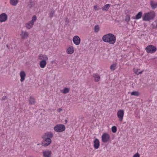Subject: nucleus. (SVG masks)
Segmentation results:
<instances>
[{"mask_svg": "<svg viewBox=\"0 0 157 157\" xmlns=\"http://www.w3.org/2000/svg\"><path fill=\"white\" fill-rule=\"evenodd\" d=\"M102 40L110 44H113L116 42V37L113 34L109 33L103 36L102 37Z\"/></svg>", "mask_w": 157, "mask_h": 157, "instance_id": "f257e3e1", "label": "nucleus"}, {"mask_svg": "<svg viewBox=\"0 0 157 157\" xmlns=\"http://www.w3.org/2000/svg\"><path fill=\"white\" fill-rule=\"evenodd\" d=\"M53 133L51 132H48L46 133L44 136V145L47 146L50 144L52 142L51 139L53 136Z\"/></svg>", "mask_w": 157, "mask_h": 157, "instance_id": "f03ea898", "label": "nucleus"}, {"mask_svg": "<svg viewBox=\"0 0 157 157\" xmlns=\"http://www.w3.org/2000/svg\"><path fill=\"white\" fill-rule=\"evenodd\" d=\"M155 17L153 12H150L144 14L143 17V20L144 21H149Z\"/></svg>", "mask_w": 157, "mask_h": 157, "instance_id": "7ed1b4c3", "label": "nucleus"}, {"mask_svg": "<svg viewBox=\"0 0 157 157\" xmlns=\"http://www.w3.org/2000/svg\"><path fill=\"white\" fill-rule=\"evenodd\" d=\"M65 128V127L63 124H58L54 127L53 129L56 132H61L64 131Z\"/></svg>", "mask_w": 157, "mask_h": 157, "instance_id": "20e7f679", "label": "nucleus"}, {"mask_svg": "<svg viewBox=\"0 0 157 157\" xmlns=\"http://www.w3.org/2000/svg\"><path fill=\"white\" fill-rule=\"evenodd\" d=\"M36 16L34 15L32 17L31 21L26 24V27L29 29H31L34 25V22L36 20Z\"/></svg>", "mask_w": 157, "mask_h": 157, "instance_id": "39448f33", "label": "nucleus"}, {"mask_svg": "<svg viewBox=\"0 0 157 157\" xmlns=\"http://www.w3.org/2000/svg\"><path fill=\"white\" fill-rule=\"evenodd\" d=\"M146 51L148 53H152L155 52L156 50V48L152 45H149L146 48Z\"/></svg>", "mask_w": 157, "mask_h": 157, "instance_id": "423d86ee", "label": "nucleus"}, {"mask_svg": "<svg viewBox=\"0 0 157 157\" xmlns=\"http://www.w3.org/2000/svg\"><path fill=\"white\" fill-rule=\"evenodd\" d=\"M124 114V111L123 109L119 110L117 113V116L120 122L123 121Z\"/></svg>", "mask_w": 157, "mask_h": 157, "instance_id": "0eeeda50", "label": "nucleus"}, {"mask_svg": "<svg viewBox=\"0 0 157 157\" xmlns=\"http://www.w3.org/2000/svg\"><path fill=\"white\" fill-rule=\"evenodd\" d=\"M75 51V48L72 46H69L66 49V53L69 55L73 54Z\"/></svg>", "mask_w": 157, "mask_h": 157, "instance_id": "6e6552de", "label": "nucleus"}, {"mask_svg": "<svg viewBox=\"0 0 157 157\" xmlns=\"http://www.w3.org/2000/svg\"><path fill=\"white\" fill-rule=\"evenodd\" d=\"M102 141L103 143H106L109 140L110 136L107 133H103L101 136Z\"/></svg>", "mask_w": 157, "mask_h": 157, "instance_id": "1a4fd4ad", "label": "nucleus"}, {"mask_svg": "<svg viewBox=\"0 0 157 157\" xmlns=\"http://www.w3.org/2000/svg\"><path fill=\"white\" fill-rule=\"evenodd\" d=\"M74 43L76 45L80 44L81 42V39L80 37L78 36H74L72 39Z\"/></svg>", "mask_w": 157, "mask_h": 157, "instance_id": "9d476101", "label": "nucleus"}, {"mask_svg": "<svg viewBox=\"0 0 157 157\" xmlns=\"http://www.w3.org/2000/svg\"><path fill=\"white\" fill-rule=\"evenodd\" d=\"M8 18L7 15L5 13H2L0 15V22H3L6 21Z\"/></svg>", "mask_w": 157, "mask_h": 157, "instance_id": "9b49d317", "label": "nucleus"}, {"mask_svg": "<svg viewBox=\"0 0 157 157\" xmlns=\"http://www.w3.org/2000/svg\"><path fill=\"white\" fill-rule=\"evenodd\" d=\"M43 155L44 157H52V152L49 150L44 151L43 152Z\"/></svg>", "mask_w": 157, "mask_h": 157, "instance_id": "f8f14e48", "label": "nucleus"}, {"mask_svg": "<svg viewBox=\"0 0 157 157\" xmlns=\"http://www.w3.org/2000/svg\"><path fill=\"white\" fill-rule=\"evenodd\" d=\"M38 59L39 60H47L48 59V56L45 54H40L38 56Z\"/></svg>", "mask_w": 157, "mask_h": 157, "instance_id": "ddd939ff", "label": "nucleus"}, {"mask_svg": "<svg viewBox=\"0 0 157 157\" xmlns=\"http://www.w3.org/2000/svg\"><path fill=\"white\" fill-rule=\"evenodd\" d=\"M20 35L22 39H26L28 38L29 36V33H28L26 31H24L22 30L21 31Z\"/></svg>", "mask_w": 157, "mask_h": 157, "instance_id": "4468645a", "label": "nucleus"}, {"mask_svg": "<svg viewBox=\"0 0 157 157\" xmlns=\"http://www.w3.org/2000/svg\"><path fill=\"white\" fill-rule=\"evenodd\" d=\"M20 76L21 77L20 81L21 82H23L25 80L26 76L25 72L23 71H21Z\"/></svg>", "mask_w": 157, "mask_h": 157, "instance_id": "2eb2a0df", "label": "nucleus"}, {"mask_svg": "<svg viewBox=\"0 0 157 157\" xmlns=\"http://www.w3.org/2000/svg\"><path fill=\"white\" fill-rule=\"evenodd\" d=\"M94 148L96 149H98L100 145V142L97 139H96L94 141Z\"/></svg>", "mask_w": 157, "mask_h": 157, "instance_id": "dca6fc26", "label": "nucleus"}, {"mask_svg": "<svg viewBox=\"0 0 157 157\" xmlns=\"http://www.w3.org/2000/svg\"><path fill=\"white\" fill-rule=\"evenodd\" d=\"M47 60H43L41 61L39 63L40 67L41 68H44L47 64Z\"/></svg>", "mask_w": 157, "mask_h": 157, "instance_id": "f3484780", "label": "nucleus"}, {"mask_svg": "<svg viewBox=\"0 0 157 157\" xmlns=\"http://www.w3.org/2000/svg\"><path fill=\"white\" fill-rule=\"evenodd\" d=\"M151 7L153 9H155L157 7V2H155L153 0H151L150 2Z\"/></svg>", "mask_w": 157, "mask_h": 157, "instance_id": "a211bd4d", "label": "nucleus"}, {"mask_svg": "<svg viewBox=\"0 0 157 157\" xmlns=\"http://www.w3.org/2000/svg\"><path fill=\"white\" fill-rule=\"evenodd\" d=\"M93 77L94 78V81L96 82H98L100 79L99 75L96 74H94Z\"/></svg>", "mask_w": 157, "mask_h": 157, "instance_id": "6ab92c4d", "label": "nucleus"}, {"mask_svg": "<svg viewBox=\"0 0 157 157\" xmlns=\"http://www.w3.org/2000/svg\"><path fill=\"white\" fill-rule=\"evenodd\" d=\"M18 2V0H10V3L13 6H16Z\"/></svg>", "mask_w": 157, "mask_h": 157, "instance_id": "aec40b11", "label": "nucleus"}, {"mask_svg": "<svg viewBox=\"0 0 157 157\" xmlns=\"http://www.w3.org/2000/svg\"><path fill=\"white\" fill-rule=\"evenodd\" d=\"M140 69H135L134 68L133 69V71L135 73V74L138 75L139 74H142L144 71V70H143L142 71L138 72V71Z\"/></svg>", "mask_w": 157, "mask_h": 157, "instance_id": "412c9836", "label": "nucleus"}, {"mask_svg": "<svg viewBox=\"0 0 157 157\" xmlns=\"http://www.w3.org/2000/svg\"><path fill=\"white\" fill-rule=\"evenodd\" d=\"M142 15V13L141 12H139L136 16L134 18L136 19H140Z\"/></svg>", "mask_w": 157, "mask_h": 157, "instance_id": "4be33fe9", "label": "nucleus"}, {"mask_svg": "<svg viewBox=\"0 0 157 157\" xmlns=\"http://www.w3.org/2000/svg\"><path fill=\"white\" fill-rule=\"evenodd\" d=\"M110 5L109 4L105 5L102 8L103 10L107 11L109 8Z\"/></svg>", "mask_w": 157, "mask_h": 157, "instance_id": "5701e85b", "label": "nucleus"}, {"mask_svg": "<svg viewBox=\"0 0 157 157\" xmlns=\"http://www.w3.org/2000/svg\"><path fill=\"white\" fill-rule=\"evenodd\" d=\"M70 89L69 88H65L63 90H60V92L64 94H66L68 93Z\"/></svg>", "mask_w": 157, "mask_h": 157, "instance_id": "b1692460", "label": "nucleus"}, {"mask_svg": "<svg viewBox=\"0 0 157 157\" xmlns=\"http://www.w3.org/2000/svg\"><path fill=\"white\" fill-rule=\"evenodd\" d=\"M151 25L153 29H155L157 28V21H154L152 24Z\"/></svg>", "mask_w": 157, "mask_h": 157, "instance_id": "393cba45", "label": "nucleus"}, {"mask_svg": "<svg viewBox=\"0 0 157 157\" xmlns=\"http://www.w3.org/2000/svg\"><path fill=\"white\" fill-rule=\"evenodd\" d=\"M29 103L31 105H33L35 103V99L32 97H30L29 100Z\"/></svg>", "mask_w": 157, "mask_h": 157, "instance_id": "a878e982", "label": "nucleus"}, {"mask_svg": "<svg viewBox=\"0 0 157 157\" xmlns=\"http://www.w3.org/2000/svg\"><path fill=\"white\" fill-rule=\"evenodd\" d=\"M117 66L116 63H113L110 67V69L112 71H114L115 69Z\"/></svg>", "mask_w": 157, "mask_h": 157, "instance_id": "bb28decb", "label": "nucleus"}, {"mask_svg": "<svg viewBox=\"0 0 157 157\" xmlns=\"http://www.w3.org/2000/svg\"><path fill=\"white\" fill-rule=\"evenodd\" d=\"M131 95H134L136 96H138L139 95V93L137 91H133L131 93Z\"/></svg>", "mask_w": 157, "mask_h": 157, "instance_id": "cd10ccee", "label": "nucleus"}, {"mask_svg": "<svg viewBox=\"0 0 157 157\" xmlns=\"http://www.w3.org/2000/svg\"><path fill=\"white\" fill-rule=\"evenodd\" d=\"M99 30V27L98 25H95L94 28V32L96 33H98Z\"/></svg>", "mask_w": 157, "mask_h": 157, "instance_id": "c85d7f7f", "label": "nucleus"}, {"mask_svg": "<svg viewBox=\"0 0 157 157\" xmlns=\"http://www.w3.org/2000/svg\"><path fill=\"white\" fill-rule=\"evenodd\" d=\"M130 16L129 15H127L125 17V20L126 21L128 22H129L130 20Z\"/></svg>", "mask_w": 157, "mask_h": 157, "instance_id": "c756f323", "label": "nucleus"}, {"mask_svg": "<svg viewBox=\"0 0 157 157\" xmlns=\"http://www.w3.org/2000/svg\"><path fill=\"white\" fill-rule=\"evenodd\" d=\"M112 131L114 133H115L117 130V128L116 126H113L112 128Z\"/></svg>", "mask_w": 157, "mask_h": 157, "instance_id": "7c9ffc66", "label": "nucleus"}, {"mask_svg": "<svg viewBox=\"0 0 157 157\" xmlns=\"http://www.w3.org/2000/svg\"><path fill=\"white\" fill-rule=\"evenodd\" d=\"M94 9L96 11L100 9L99 6L97 5L94 6Z\"/></svg>", "mask_w": 157, "mask_h": 157, "instance_id": "2f4dec72", "label": "nucleus"}, {"mask_svg": "<svg viewBox=\"0 0 157 157\" xmlns=\"http://www.w3.org/2000/svg\"><path fill=\"white\" fill-rule=\"evenodd\" d=\"M29 2L30 3V4L29 5V7H31L34 5V3L33 2L31 1H29Z\"/></svg>", "mask_w": 157, "mask_h": 157, "instance_id": "473e14b6", "label": "nucleus"}, {"mask_svg": "<svg viewBox=\"0 0 157 157\" xmlns=\"http://www.w3.org/2000/svg\"><path fill=\"white\" fill-rule=\"evenodd\" d=\"M133 157H140V155L139 153H136L133 155Z\"/></svg>", "mask_w": 157, "mask_h": 157, "instance_id": "72a5a7b5", "label": "nucleus"}, {"mask_svg": "<svg viewBox=\"0 0 157 157\" xmlns=\"http://www.w3.org/2000/svg\"><path fill=\"white\" fill-rule=\"evenodd\" d=\"M54 13V11H52L51 13H50V17H52L53 16Z\"/></svg>", "mask_w": 157, "mask_h": 157, "instance_id": "f704fd0d", "label": "nucleus"}, {"mask_svg": "<svg viewBox=\"0 0 157 157\" xmlns=\"http://www.w3.org/2000/svg\"><path fill=\"white\" fill-rule=\"evenodd\" d=\"M62 110H62V109H61V108H59L57 109V111L59 112H61L62 111Z\"/></svg>", "mask_w": 157, "mask_h": 157, "instance_id": "c9c22d12", "label": "nucleus"}, {"mask_svg": "<svg viewBox=\"0 0 157 157\" xmlns=\"http://www.w3.org/2000/svg\"><path fill=\"white\" fill-rule=\"evenodd\" d=\"M6 98V96H3L2 98V100H4V99H5Z\"/></svg>", "mask_w": 157, "mask_h": 157, "instance_id": "e433bc0d", "label": "nucleus"}]
</instances>
